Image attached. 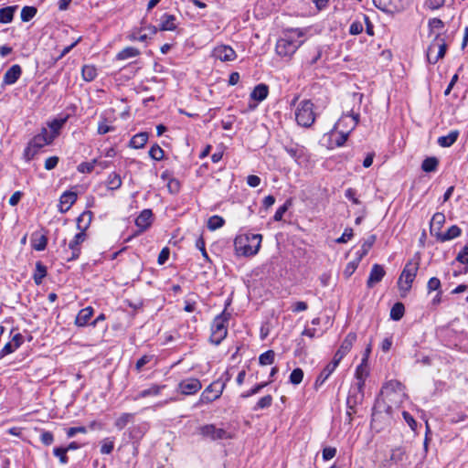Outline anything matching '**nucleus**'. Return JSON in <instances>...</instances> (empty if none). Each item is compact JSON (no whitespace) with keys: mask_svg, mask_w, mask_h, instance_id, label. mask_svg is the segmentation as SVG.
Returning <instances> with one entry per match:
<instances>
[{"mask_svg":"<svg viewBox=\"0 0 468 468\" xmlns=\"http://www.w3.org/2000/svg\"><path fill=\"white\" fill-rule=\"evenodd\" d=\"M304 31L301 28L287 29L277 40L275 50L278 56L291 58L303 44Z\"/></svg>","mask_w":468,"mask_h":468,"instance_id":"obj_1","label":"nucleus"},{"mask_svg":"<svg viewBox=\"0 0 468 468\" xmlns=\"http://www.w3.org/2000/svg\"><path fill=\"white\" fill-rule=\"evenodd\" d=\"M53 141L54 136L48 134L47 128H42L41 132L30 140L24 150V158L27 161L32 160L42 147L52 144Z\"/></svg>","mask_w":468,"mask_h":468,"instance_id":"obj_2","label":"nucleus"},{"mask_svg":"<svg viewBox=\"0 0 468 468\" xmlns=\"http://www.w3.org/2000/svg\"><path fill=\"white\" fill-rule=\"evenodd\" d=\"M420 267V257L410 260L399 278L398 285L401 292L407 293L412 286V282L417 275Z\"/></svg>","mask_w":468,"mask_h":468,"instance_id":"obj_3","label":"nucleus"},{"mask_svg":"<svg viewBox=\"0 0 468 468\" xmlns=\"http://www.w3.org/2000/svg\"><path fill=\"white\" fill-rule=\"evenodd\" d=\"M230 314L224 310L220 314L217 315L211 324L210 342L218 346L228 335V322Z\"/></svg>","mask_w":468,"mask_h":468,"instance_id":"obj_4","label":"nucleus"},{"mask_svg":"<svg viewBox=\"0 0 468 468\" xmlns=\"http://www.w3.org/2000/svg\"><path fill=\"white\" fill-rule=\"evenodd\" d=\"M295 120L299 125L306 128L314 122V104L310 100H303L299 103L295 111Z\"/></svg>","mask_w":468,"mask_h":468,"instance_id":"obj_5","label":"nucleus"},{"mask_svg":"<svg viewBox=\"0 0 468 468\" xmlns=\"http://www.w3.org/2000/svg\"><path fill=\"white\" fill-rule=\"evenodd\" d=\"M246 243L241 245V239L239 241L237 250L243 256H253L258 253L262 236L261 234H249L245 237Z\"/></svg>","mask_w":468,"mask_h":468,"instance_id":"obj_6","label":"nucleus"},{"mask_svg":"<svg viewBox=\"0 0 468 468\" xmlns=\"http://www.w3.org/2000/svg\"><path fill=\"white\" fill-rule=\"evenodd\" d=\"M226 387V382H221V379H218L208 385L205 390L202 392L200 396L201 403H210L218 398H220L224 388Z\"/></svg>","mask_w":468,"mask_h":468,"instance_id":"obj_7","label":"nucleus"},{"mask_svg":"<svg viewBox=\"0 0 468 468\" xmlns=\"http://www.w3.org/2000/svg\"><path fill=\"white\" fill-rule=\"evenodd\" d=\"M199 434L211 441L231 439V434L222 428H217L214 424H206L199 429Z\"/></svg>","mask_w":468,"mask_h":468,"instance_id":"obj_8","label":"nucleus"},{"mask_svg":"<svg viewBox=\"0 0 468 468\" xmlns=\"http://www.w3.org/2000/svg\"><path fill=\"white\" fill-rule=\"evenodd\" d=\"M85 239L86 233L80 231L74 236L73 239L69 241V249L64 250V258L68 261H75L80 257L81 252L80 245L84 242Z\"/></svg>","mask_w":468,"mask_h":468,"instance_id":"obj_9","label":"nucleus"},{"mask_svg":"<svg viewBox=\"0 0 468 468\" xmlns=\"http://www.w3.org/2000/svg\"><path fill=\"white\" fill-rule=\"evenodd\" d=\"M447 48L448 45L446 43L445 37L441 34L436 33L431 41V51H432V49H437V54L435 57H432L431 64H436L441 58H442L445 56Z\"/></svg>","mask_w":468,"mask_h":468,"instance_id":"obj_10","label":"nucleus"},{"mask_svg":"<svg viewBox=\"0 0 468 468\" xmlns=\"http://www.w3.org/2000/svg\"><path fill=\"white\" fill-rule=\"evenodd\" d=\"M374 5L388 14L398 13L403 9L401 0H373Z\"/></svg>","mask_w":468,"mask_h":468,"instance_id":"obj_11","label":"nucleus"},{"mask_svg":"<svg viewBox=\"0 0 468 468\" xmlns=\"http://www.w3.org/2000/svg\"><path fill=\"white\" fill-rule=\"evenodd\" d=\"M358 120V114H344L335 123L334 130L343 127V131L350 133L357 125Z\"/></svg>","mask_w":468,"mask_h":468,"instance_id":"obj_12","label":"nucleus"},{"mask_svg":"<svg viewBox=\"0 0 468 468\" xmlns=\"http://www.w3.org/2000/svg\"><path fill=\"white\" fill-rule=\"evenodd\" d=\"M178 388L182 394L193 395L202 388V384L197 378H186L178 384Z\"/></svg>","mask_w":468,"mask_h":468,"instance_id":"obj_13","label":"nucleus"},{"mask_svg":"<svg viewBox=\"0 0 468 468\" xmlns=\"http://www.w3.org/2000/svg\"><path fill=\"white\" fill-rule=\"evenodd\" d=\"M392 408L386 405L383 400L378 399L373 407L372 422L377 421L378 419H389L391 416Z\"/></svg>","mask_w":468,"mask_h":468,"instance_id":"obj_14","label":"nucleus"},{"mask_svg":"<svg viewBox=\"0 0 468 468\" xmlns=\"http://www.w3.org/2000/svg\"><path fill=\"white\" fill-rule=\"evenodd\" d=\"M386 271L384 267L380 264H374L370 270L368 279L367 281V286L368 288L374 287L375 284L380 282L384 278Z\"/></svg>","mask_w":468,"mask_h":468,"instance_id":"obj_15","label":"nucleus"},{"mask_svg":"<svg viewBox=\"0 0 468 468\" xmlns=\"http://www.w3.org/2000/svg\"><path fill=\"white\" fill-rule=\"evenodd\" d=\"M215 58L221 61H232L236 58V52L229 46H218L213 51Z\"/></svg>","mask_w":468,"mask_h":468,"instance_id":"obj_16","label":"nucleus"},{"mask_svg":"<svg viewBox=\"0 0 468 468\" xmlns=\"http://www.w3.org/2000/svg\"><path fill=\"white\" fill-rule=\"evenodd\" d=\"M22 75V69L18 64L13 65L9 68L3 77V85L15 84Z\"/></svg>","mask_w":468,"mask_h":468,"instance_id":"obj_17","label":"nucleus"},{"mask_svg":"<svg viewBox=\"0 0 468 468\" xmlns=\"http://www.w3.org/2000/svg\"><path fill=\"white\" fill-rule=\"evenodd\" d=\"M77 200V194L72 191H65L59 198V211L67 212Z\"/></svg>","mask_w":468,"mask_h":468,"instance_id":"obj_18","label":"nucleus"},{"mask_svg":"<svg viewBox=\"0 0 468 468\" xmlns=\"http://www.w3.org/2000/svg\"><path fill=\"white\" fill-rule=\"evenodd\" d=\"M462 234V229L457 225L451 226L445 233L435 232L434 237L440 242H445L458 238Z\"/></svg>","mask_w":468,"mask_h":468,"instance_id":"obj_19","label":"nucleus"},{"mask_svg":"<svg viewBox=\"0 0 468 468\" xmlns=\"http://www.w3.org/2000/svg\"><path fill=\"white\" fill-rule=\"evenodd\" d=\"M177 28L176 17L174 15L165 13L160 18V31H175Z\"/></svg>","mask_w":468,"mask_h":468,"instance_id":"obj_20","label":"nucleus"},{"mask_svg":"<svg viewBox=\"0 0 468 468\" xmlns=\"http://www.w3.org/2000/svg\"><path fill=\"white\" fill-rule=\"evenodd\" d=\"M153 213L151 209H144L135 219V225L141 231L146 230L152 224Z\"/></svg>","mask_w":468,"mask_h":468,"instance_id":"obj_21","label":"nucleus"},{"mask_svg":"<svg viewBox=\"0 0 468 468\" xmlns=\"http://www.w3.org/2000/svg\"><path fill=\"white\" fill-rule=\"evenodd\" d=\"M94 310L91 306H87L81 309L75 319V324L79 327H83L88 325L89 321L92 317Z\"/></svg>","mask_w":468,"mask_h":468,"instance_id":"obj_22","label":"nucleus"},{"mask_svg":"<svg viewBox=\"0 0 468 468\" xmlns=\"http://www.w3.org/2000/svg\"><path fill=\"white\" fill-rule=\"evenodd\" d=\"M113 131H115V127L112 125V119L106 113H101L98 122L97 133L102 135Z\"/></svg>","mask_w":468,"mask_h":468,"instance_id":"obj_23","label":"nucleus"},{"mask_svg":"<svg viewBox=\"0 0 468 468\" xmlns=\"http://www.w3.org/2000/svg\"><path fill=\"white\" fill-rule=\"evenodd\" d=\"M356 341V334L350 332L343 340L340 347L335 352L339 356H344L351 350L354 343Z\"/></svg>","mask_w":468,"mask_h":468,"instance_id":"obj_24","label":"nucleus"},{"mask_svg":"<svg viewBox=\"0 0 468 468\" xmlns=\"http://www.w3.org/2000/svg\"><path fill=\"white\" fill-rule=\"evenodd\" d=\"M269 94V87L261 83L254 87L253 90L250 93V98L258 102L264 101Z\"/></svg>","mask_w":468,"mask_h":468,"instance_id":"obj_25","label":"nucleus"},{"mask_svg":"<svg viewBox=\"0 0 468 468\" xmlns=\"http://www.w3.org/2000/svg\"><path fill=\"white\" fill-rule=\"evenodd\" d=\"M445 222V216L443 213L437 212L432 216L431 220L430 231L432 236L435 232H441V229Z\"/></svg>","mask_w":468,"mask_h":468,"instance_id":"obj_26","label":"nucleus"},{"mask_svg":"<svg viewBox=\"0 0 468 468\" xmlns=\"http://www.w3.org/2000/svg\"><path fill=\"white\" fill-rule=\"evenodd\" d=\"M368 375L367 363L361 361L360 365L356 369V377L358 379V389L362 390L365 385V379Z\"/></svg>","mask_w":468,"mask_h":468,"instance_id":"obj_27","label":"nucleus"},{"mask_svg":"<svg viewBox=\"0 0 468 468\" xmlns=\"http://www.w3.org/2000/svg\"><path fill=\"white\" fill-rule=\"evenodd\" d=\"M48 244V238L43 234L34 233L31 237V246L37 251L44 250Z\"/></svg>","mask_w":468,"mask_h":468,"instance_id":"obj_28","label":"nucleus"},{"mask_svg":"<svg viewBox=\"0 0 468 468\" xmlns=\"http://www.w3.org/2000/svg\"><path fill=\"white\" fill-rule=\"evenodd\" d=\"M459 137V131L453 130L449 133V134L445 136H440L438 138V144L441 147H450L452 146Z\"/></svg>","mask_w":468,"mask_h":468,"instance_id":"obj_29","label":"nucleus"},{"mask_svg":"<svg viewBox=\"0 0 468 468\" xmlns=\"http://www.w3.org/2000/svg\"><path fill=\"white\" fill-rule=\"evenodd\" d=\"M92 218V213L90 211H84L77 218V228L80 232H85L89 228Z\"/></svg>","mask_w":468,"mask_h":468,"instance_id":"obj_30","label":"nucleus"},{"mask_svg":"<svg viewBox=\"0 0 468 468\" xmlns=\"http://www.w3.org/2000/svg\"><path fill=\"white\" fill-rule=\"evenodd\" d=\"M148 141V133H139L133 136V138L130 140L129 146L134 149H140L143 148Z\"/></svg>","mask_w":468,"mask_h":468,"instance_id":"obj_31","label":"nucleus"},{"mask_svg":"<svg viewBox=\"0 0 468 468\" xmlns=\"http://www.w3.org/2000/svg\"><path fill=\"white\" fill-rule=\"evenodd\" d=\"M284 150L295 161H298L301 157L303 156L304 154V148L296 144H291L284 146Z\"/></svg>","mask_w":468,"mask_h":468,"instance_id":"obj_32","label":"nucleus"},{"mask_svg":"<svg viewBox=\"0 0 468 468\" xmlns=\"http://www.w3.org/2000/svg\"><path fill=\"white\" fill-rule=\"evenodd\" d=\"M47 267L41 262L37 261L33 280L37 285H40L43 279L47 276Z\"/></svg>","mask_w":468,"mask_h":468,"instance_id":"obj_33","label":"nucleus"},{"mask_svg":"<svg viewBox=\"0 0 468 468\" xmlns=\"http://www.w3.org/2000/svg\"><path fill=\"white\" fill-rule=\"evenodd\" d=\"M140 55V50L133 47H127L121 50L116 55L117 60H125L131 58H135Z\"/></svg>","mask_w":468,"mask_h":468,"instance_id":"obj_34","label":"nucleus"},{"mask_svg":"<svg viewBox=\"0 0 468 468\" xmlns=\"http://www.w3.org/2000/svg\"><path fill=\"white\" fill-rule=\"evenodd\" d=\"M66 121H67L66 118H62V119H54L51 122H49L48 123V125L50 129V131H48V134L50 136H54V139H55L58 135L59 131L65 124Z\"/></svg>","mask_w":468,"mask_h":468,"instance_id":"obj_35","label":"nucleus"},{"mask_svg":"<svg viewBox=\"0 0 468 468\" xmlns=\"http://www.w3.org/2000/svg\"><path fill=\"white\" fill-rule=\"evenodd\" d=\"M16 6H6L0 9V23L8 24L12 22L14 18V13Z\"/></svg>","mask_w":468,"mask_h":468,"instance_id":"obj_36","label":"nucleus"},{"mask_svg":"<svg viewBox=\"0 0 468 468\" xmlns=\"http://www.w3.org/2000/svg\"><path fill=\"white\" fill-rule=\"evenodd\" d=\"M81 75L85 81L94 80L98 75L97 69L93 65H84L81 69Z\"/></svg>","mask_w":468,"mask_h":468,"instance_id":"obj_37","label":"nucleus"},{"mask_svg":"<svg viewBox=\"0 0 468 468\" xmlns=\"http://www.w3.org/2000/svg\"><path fill=\"white\" fill-rule=\"evenodd\" d=\"M165 388V386H159V385H152L149 388L144 389L140 391L137 396L135 397V399H144L148 396H157L160 394L161 390Z\"/></svg>","mask_w":468,"mask_h":468,"instance_id":"obj_38","label":"nucleus"},{"mask_svg":"<svg viewBox=\"0 0 468 468\" xmlns=\"http://www.w3.org/2000/svg\"><path fill=\"white\" fill-rule=\"evenodd\" d=\"M106 186L111 190L119 189L122 186V178L119 174L112 172L109 175Z\"/></svg>","mask_w":468,"mask_h":468,"instance_id":"obj_39","label":"nucleus"},{"mask_svg":"<svg viewBox=\"0 0 468 468\" xmlns=\"http://www.w3.org/2000/svg\"><path fill=\"white\" fill-rule=\"evenodd\" d=\"M225 224V219L218 215L211 216L207 220V229L211 231L220 229Z\"/></svg>","mask_w":468,"mask_h":468,"instance_id":"obj_40","label":"nucleus"},{"mask_svg":"<svg viewBox=\"0 0 468 468\" xmlns=\"http://www.w3.org/2000/svg\"><path fill=\"white\" fill-rule=\"evenodd\" d=\"M134 418L133 413H122L114 423V426L119 430L122 431L124 429V427L131 421H133Z\"/></svg>","mask_w":468,"mask_h":468,"instance_id":"obj_41","label":"nucleus"},{"mask_svg":"<svg viewBox=\"0 0 468 468\" xmlns=\"http://www.w3.org/2000/svg\"><path fill=\"white\" fill-rule=\"evenodd\" d=\"M414 358V364H421L422 366H431V358L428 355L420 354L418 350H414V353L410 354Z\"/></svg>","mask_w":468,"mask_h":468,"instance_id":"obj_42","label":"nucleus"},{"mask_svg":"<svg viewBox=\"0 0 468 468\" xmlns=\"http://www.w3.org/2000/svg\"><path fill=\"white\" fill-rule=\"evenodd\" d=\"M439 161L436 157H427L421 164V169L424 172H433L437 169Z\"/></svg>","mask_w":468,"mask_h":468,"instance_id":"obj_43","label":"nucleus"},{"mask_svg":"<svg viewBox=\"0 0 468 468\" xmlns=\"http://www.w3.org/2000/svg\"><path fill=\"white\" fill-rule=\"evenodd\" d=\"M405 312V307L402 303H396L390 310V318L394 321L400 320Z\"/></svg>","mask_w":468,"mask_h":468,"instance_id":"obj_44","label":"nucleus"},{"mask_svg":"<svg viewBox=\"0 0 468 468\" xmlns=\"http://www.w3.org/2000/svg\"><path fill=\"white\" fill-rule=\"evenodd\" d=\"M375 239H376V237L374 235L369 237L368 239L363 243V245L361 246V249L356 251V257L359 258L360 260H362L363 257H365L367 254L368 250L374 244Z\"/></svg>","mask_w":468,"mask_h":468,"instance_id":"obj_45","label":"nucleus"},{"mask_svg":"<svg viewBox=\"0 0 468 468\" xmlns=\"http://www.w3.org/2000/svg\"><path fill=\"white\" fill-rule=\"evenodd\" d=\"M37 9L35 6H24L21 10V20L23 22L30 21L36 15Z\"/></svg>","mask_w":468,"mask_h":468,"instance_id":"obj_46","label":"nucleus"},{"mask_svg":"<svg viewBox=\"0 0 468 468\" xmlns=\"http://www.w3.org/2000/svg\"><path fill=\"white\" fill-rule=\"evenodd\" d=\"M275 353L273 350H268L259 356L261 366L271 365L274 362Z\"/></svg>","mask_w":468,"mask_h":468,"instance_id":"obj_47","label":"nucleus"},{"mask_svg":"<svg viewBox=\"0 0 468 468\" xmlns=\"http://www.w3.org/2000/svg\"><path fill=\"white\" fill-rule=\"evenodd\" d=\"M272 400L273 399L271 395H266L258 400V402L255 404L252 410L254 411H257L259 410L267 409L271 406Z\"/></svg>","mask_w":468,"mask_h":468,"instance_id":"obj_48","label":"nucleus"},{"mask_svg":"<svg viewBox=\"0 0 468 468\" xmlns=\"http://www.w3.org/2000/svg\"><path fill=\"white\" fill-rule=\"evenodd\" d=\"M334 371L335 369L329 367V366H326L317 377L314 384L315 388L323 385Z\"/></svg>","mask_w":468,"mask_h":468,"instance_id":"obj_49","label":"nucleus"},{"mask_svg":"<svg viewBox=\"0 0 468 468\" xmlns=\"http://www.w3.org/2000/svg\"><path fill=\"white\" fill-rule=\"evenodd\" d=\"M292 205V199H287L282 206H281L275 212L273 216L274 221H281L283 218L284 213L289 209V207Z\"/></svg>","mask_w":468,"mask_h":468,"instance_id":"obj_50","label":"nucleus"},{"mask_svg":"<svg viewBox=\"0 0 468 468\" xmlns=\"http://www.w3.org/2000/svg\"><path fill=\"white\" fill-rule=\"evenodd\" d=\"M271 382V381L261 382L259 384H256L252 388H250V390L242 393L240 395V397L243 398V399H246V398L251 397V396H253L255 394H258L262 388L267 387Z\"/></svg>","mask_w":468,"mask_h":468,"instance_id":"obj_51","label":"nucleus"},{"mask_svg":"<svg viewBox=\"0 0 468 468\" xmlns=\"http://www.w3.org/2000/svg\"><path fill=\"white\" fill-rule=\"evenodd\" d=\"M149 156L155 161H161L164 159L165 152L158 144H154L149 150Z\"/></svg>","mask_w":468,"mask_h":468,"instance_id":"obj_52","label":"nucleus"},{"mask_svg":"<svg viewBox=\"0 0 468 468\" xmlns=\"http://www.w3.org/2000/svg\"><path fill=\"white\" fill-rule=\"evenodd\" d=\"M114 448V441L111 438H105L101 441V453L110 454Z\"/></svg>","mask_w":468,"mask_h":468,"instance_id":"obj_53","label":"nucleus"},{"mask_svg":"<svg viewBox=\"0 0 468 468\" xmlns=\"http://www.w3.org/2000/svg\"><path fill=\"white\" fill-rule=\"evenodd\" d=\"M405 455V451L402 448H396L392 450L389 460L393 463H399L404 461Z\"/></svg>","mask_w":468,"mask_h":468,"instance_id":"obj_54","label":"nucleus"},{"mask_svg":"<svg viewBox=\"0 0 468 468\" xmlns=\"http://www.w3.org/2000/svg\"><path fill=\"white\" fill-rule=\"evenodd\" d=\"M68 449L64 447H55L53 449V453L56 457L59 459L60 463L66 464L69 462V457L67 456Z\"/></svg>","mask_w":468,"mask_h":468,"instance_id":"obj_55","label":"nucleus"},{"mask_svg":"<svg viewBox=\"0 0 468 468\" xmlns=\"http://www.w3.org/2000/svg\"><path fill=\"white\" fill-rule=\"evenodd\" d=\"M303 371L300 367L294 368L290 375V382L292 385L300 384L303 381Z\"/></svg>","mask_w":468,"mask_h":468,"instance_id":"obj_56","label":"nucleus"},{"mask_svg":"<svg viewBox=\"0 0 468 468\" xmlns=\"http://www.w3.org/2000/svg\"><path fill=\"white\" fill-rule=\"evenodd\" d=\"M430 33H434L435 30H441L444 27V23L440 18H431L428 22Z\"/></svg>","mask_w":468,"mask_h":468,"instance_id":"obj_57","label":"nucleus"},{"mask_svg":"<svg viewBox=\"0 0 468 468\" xmlns=\"http://www.w3.org/2000/svg\"><path fill=\"white\" fill-rule=\"evenodd\" d=\"M360 261L361 260L356 257L354 261L347 263L344 271L346 278H349L355 272Z\"/></svg>","mask_w":468,"mask_h":468,"instance_id":"obj_58","label":"nucleus"},{"mask_svg":"<svg viewBox=\"0 0 468 468\" xmlns=\"http://www.w3.org/2000/svg\"><path fill=\"white\" fill-rule=\"evenodd\" d=\"M97 163V159H93L90 162H82L78 165V171L80 173H90L94 169V165Z\"/></svg>","mask_w":468,"mask_h":468,"instance_id":"obj_59","label":"nucleus"},{"mask_svg":"<svg viewBox=\"0 0 468 468\" xmlns=\"http://www.w3.org/2000/svg\"><path fill=\"white\" fill-rule=\"evenodd\" d=\"M40 441L46 445H51L54 442V435L48 431H42L40 434Z\"/></svg>","mask_w":468,"mask_h":468,"instance_id":"obj_60","label":"nucleus"},{"mask_svg":"<svg viewBox=\"0 0 468 468\" xmlns=\"http://www.w3.org/2000/svg\"><path fill=\"white\" fill-rule=\"evenodd\" d=\"M349 136V133L348 132H345L343 130H340L337 133V137L335 138V144L337 147H341L345 144V143L346 142L347 138Z\"/></svg>","mask_w":468,"mask_h":468,"instance_id":"obj_61","label":"nucleus"},{"mask_svg":"<svg viewBox=\"0 0 468 468\" xmlns=\"http://www.w3.org/2000/svg\"><path fill=\"white\" fill-rule=\"evenodd\" d=\"M17 348L15 347L14 346V343L12 341H9L8 343H6L3 348L0 350V358L9 355V354H12L13 352H15Z\"/></svg>","mask_w":468,"mask_h":468,"instance_id":"obj_62","label":"nucleus"},{"mask_svg":"<svg viewBox=\"0 0 468 468\" xmlns=\"http://www.w3.org/2000/svg\"><path fill=\"white\" fill-rule=\"evenodd\" d=\"M363 32V24L360 21H354L351 23L349 27V34L351 35H358Z\"/></svg>","mask_w":468,"mask_h":468,"instance_id":"obj_63","label":"nucleus"},{"mask_svg":"<svg viewBox=\"0 0 468 468\" xmlns=\"http://www.w3.org/2000/svg\"><path fill=\"white\" fill-rule=\"evenodd\" d=\"M456 260L463 264L468 263V246L463 248L458 253Z\"/></svg>","mask_w":468,"mask_h":468,"instance_id":"obj_64","label":"nucleus"}]
</instances>
